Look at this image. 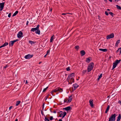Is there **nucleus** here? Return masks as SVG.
Instances as JSON below:
<instances>
[{"label":"nucleus","mask_w":121,"mask_h":121,"mask_svg":"<svg viewBox=\"0 0 121 121\" xmlns=\"http://www.w3.org/2000/svg\"><path fill=\"white\" fill-rule=\"evenodd\" d=\"M53 112V113H56V110H54Z\"/></svg>","instance_id":"nucleus-52"},{"label":"nucleus","mask_w":121,"mask_h":121,"mask_svg":"<svg viewBox=\"0 0 121 121\" xmlns=\"http://www.w3.org/2000/svg\"><path fill=\"white\" fill-rule=\"evenodd\" d=\"M60 112H61V113H60L59 115V117H61L63 114V115L62 117V118L64 117L67 114L66 112H63L62 111H60Z\"/></svg>","instance_id":"nucleus-6"},{"label":"nucleus","mask_w":121,"mask_h":121,"mask_svg":"<svg viewBox=\"0 0 121 121\" xmlns=\"http://www.w3.org/2000/svg\"><path fill=\"white\" fill-rule=\"evenodd\" d=\"M80 52L82 56H83L85 54V52L84 50L81 51Z\"/></svg>","instance_id":"nucleus-14"},{"label":"nucleus","mask_w":121,"mask_h":121,"mask_svg":"<svg viewBox=\"0 0 121 121\" xmlns=\"http://www.w3.org/2000/svg\"><path fill=\"white\" fill-rule=\"evenodd\" d=\"M93 100H89V103L90 106L91 107H92L93 106Z\"/></svg>","instance_id":"nucleus-16"},{"label":"nucleus","mask_w":121,"mask_h":121,"mask_svg":"<svg viewBox=\"0 0 121 121\" xmlns=\"http://www.w3.org/2000/svg\"><path fill=\"white\" fill-rule=\"evenodd\" d=\"M71 108L70 107L68 106L65 108H63V109L64 110H66L67 111H68L70 110V109Z\"/></svg>","instance_id":"nucleus-15"},{"label":"nucleus","mask_w":121,"mask_h":121,"mask_svg":"<svg viewBox=\"0 0 121 121\" xmlns=\"http://www.w3.org/2000/svg\"><path fill=\"white\" fill-rule=\"evenodd\" d=\"M18 40V39H16L12 41L13 42V43H14L17 41Z\"/></svg>","instance_id":"nucleus-37"},{"label":"nucleus","mask_w":121,"mask_h":121,"mask_svg":"<svg viewBox=\"0 0 121 121\" xmlns=\"http://www.w3.org/2000/svg\"><path fill=\"white\" fill-rule=\"evenodd\" d=\"M99 50L100 51H102L104 52H107V50L108 49H99Z\"/></svg>","instance_id":"nucleus-17"},{"label":"nucleus","mask_w":121,"mask_h":121,"mask_svg":"<svg viewBox=\"0 0 121 121\" xmlns=\"http://www.w3.org/2000/svg\"><path fill=\"white\" fill-rule=\"evenodd\" d=\"M115 0V1L116 2H118V1L119 0Z\"/></svg>","instance_id":"nucleus-45"},{"label":"nucleus","mask_w":121,"mask_h":121,"mask_svg":"<svg viewBox=\"0 0 121 121\" xmlns=\"http://www.w3.org/2000/svg\"><path fill=\"white\" fill-rule=\"evenodd\" d=\"M86 70H84V71H83V73H85L86 71Z\"/></svg>","instance_id":"nucleus-48"},{"label":"nucleus","mask_w":121,"mask_h":121,"mask_svg":"<svg viewBox=\"0 0 121 121\" xmlns=\"http://www.w3.org/2000/svg\"><path fill=\"white\" fill-rule=\"evenodd\" d=\"M50 52V50H48L47 51V53L46 54L47 55L48 54H49V53Z\"/></svg>","instance_id":"nucleus-39"},{"label":"nucleus","mask_w":121,"mask_h":121,"mask_svg":"<svg viewBox=\"0 0 121 121\" xmlns=\"http://www.w3.org/2000/svg\"><path fill=\"white\" fill-rule=\"evenodd\" d=\"M63 90L62 89L60 88H56L55 90L51 92L52 93H53V92H56L57 91H59L60 92H61Z\"/></svg>","instance_id":"nucleus-4"},{"label":"nucleus","mask_w":121,"mask_h":121,"mask_svg":"<svg viewBox=\"0 0 121 121\" xmlns=\"http://www.w3.org/2000/svg\"><path fill=\"white\" fill-rule=\"evenodd\" d=\"M79 86L76 83H75L73 85V86L74 88V90H75L78 86Z\"/></svg>","instance_id":"nucleus-12"},{"label":"nucleus","mask_w":121,"mask_h":121,"mask_svg":"<svg viewBox=\"0 0 121 121\" xmlns=\"http://www.w3.org/2000/svg\"><path fill=\"white\" fill-rule=\"evenodd\" d=\"M54 37V35H53L51 38L50 40V42H52L54 39L53 37Z\"/></svg>","instance_id":"nucleus-24"},{"label":"nucleus","mask_w":121,"mask_h":121,"mask_svg":"<svg viewBox=\"0 0 121 121\" xmlns=\"http://www.w3.org/2000/svg\"><path fill=\"white\" fill-rule=\"evenodd\" d=\"M37 29L36 28H32L31 29V31L33 32H34L35 31L37 30Z\"/></svg>","instance_id":"nucleus-23"},{"label":"nucleus","mask_w":121,"mask_h":121,"mask_svg":"<svg viewBox=\"0 0 121 121\" xmlns=\"http://www.w3.org/2000/svg\"><path fill=\"white\" fill-rule=\"evenodd\" d=\"M53 119V117L52 116H51L50 117L49 119L50 120H52Z\"/></svg>","instance_id":"nucleus-36"},{"label":"nucleus","mask_w":121,"mask_h":121,"mask_svg":"<svg viewBox=\"0 0 121 121\" xmlns=\"http://www.w3.org/2000/svg\"><path fill=\"white\" fill-rule=\"evenodd\" d=\"M119 50H118H118L116 51L117 52H118L119 51Z\"/></svg>","instance_id":"nucleus-58"},{"label":"nucleus","mask_w":121,"mask_h":121,"mask_svg":"<svg viewBox=\"0 0 121 121\" xmlns=\"http://www.w3.org/2000/svg\"><path fill=\"white\" fill-rule=\"evenodd\" d=\"M118 50H121V48H118Z\"/></svg>","instance_id":"nucleus-55"},{"label":"nucleus","mask_w":121,"mask_h":121,"mask_svg":"<svg viewBox=\"0 0 121 121\" xmlns=\"http://www.w3.org/2000/svg\"><path fill=\"white\" fill-rule=\"evenodd\" d=\"M107 10L108 11H110V9H107Z\"/></svg>","instance_id":"nucleus-61"},{"label":"nucleus","mask_w":121,"mask_h":121,"mask_svg":"<svg viewBox=\"0 0 121 121\" xmlns=\"http://www.w3.org/2000/svg\"><path fill=\"white\" fill-rule=\"evenodd\" d=\"M121 61L120 60H117L114 62L113 63V67L112 69V70L113 69L116 67L118 64L120 63Z\"/></svg>","instance_id":"nucleus-2"},{"label":"nucleus","mask_w":121,"mask_h":121,"mask_svg":"<svg viewBox=\"0 0 121 121\" xmlns=\"http://www.w3.org/2000/svg\"><path fill=\"white\" fill-rule=\"evenodd\" d=\"M66 14H71V15H72V13H66Z\"/></svg>","instance_id":"nucleus-47"},{"label":"nucleus","mask_w":121,"mask_h":121,"mask_svg":"<svg viewBox=\"0 0 121 121\" xmlns=\"http://www.w3.org/2000/svg\"><path fill=\"white\" fill-rule=\"evenodd\" d=\"M114 35L113 33H112L108 35L107 37V39H108L113 38L114 37Z\"/></svg>","instance_id":"nucleus-7"},{"label":"nucleus","mask_w":121,"mask_h":121,"mask_svg":"<svg viewBox=\"0 0 121 121\" xmlns=\"http://www.w3.org/2000/svg\"><path fill=\"white\" fill-rule=\"evenodd\" d=\"M13 107V106H10L9 108V110H10Z\"/></svg>","instance_id":"nucleus-43"},{"label":"nucleus","mask_w":121,"mask_h":121,"mask_svg":"<svg viewBox=\"0 0 121 121\" xmlns=\"http://www.w3.org/2000/svg\"><path fill=\"white\" fill-rule=\"evenodd\" d=\"M120 54H121V50H120Z\"/></svg>","instance_id":"nucleus-60"},{"label":"nucleus","mask_w":121,"mask_h":121,"mask_svg":"<svg viewBox=\"0 0 121 121\" xmlns=\"http://www.w3.org/2000/svg\"><path fill=\"white\" fill-rule=\"evenodd\" d=\"M58 121H62V120L61 119H60Z\"/></svg>","instance_id":"nucleus-56"},{"label":"nucleus","mask_w":121,"mask_h":121,"mask_svg":"<svg viewBox=\"0 0 121 121\" xmlns=\"http://www.w3.org/2000/svg\"><path fill=\"white\" fill-rule=\"evenodd\" d=\"M47 54H46V55H45V56H44V57H45L46 56H47Z\"/></svg>","instance_id":"nucleus-57"},{"label":"nucleus","mask_w":121,"mask_h":121,"mask_svg":"<svg viewBox=\"0 0 121 121\" xmlns=\"http://www.w3.org/2000/svg\"><path fill=\"white\" fill-rule=\"evenodd\" d=\"M23 33L21 31H20L17 34V36L18 38L22 37H23Z\"/></svg>","instance_id":"nucleus-8"},{"label":"nucleus","mask_w":121,"mask_h":121,"mask_svg":"<svg viewBox=\"0 0 121 121\" xmlns=\"http://www.w3.org/2000/svg\"><path fill=\"white\" fill-rule=\"evenodd\" d=\"M120 40H118L117 42L116 43V45H118V43H120Z\"/></svg>","instance_id":"nucleus-33"},{"label":"nucleus","mask_w":121,"mask_h":121,"mask_svg":"<svg viewBox=\"0 0 121 121\" xmlns=\"http://www.w3.org/2000/svg\"><path fill=\"white\" fill-rule=\"evenodd\" d=\"M14 43L12 41H11L9 43V45L10 46H13V44Z\"/></svg>","instance_id":"nucleus-21"},{"label":"nucleus","mask_w":121,"mask_h":121,"mask_svg":"<svg viewBox=\"0 0 121 121\" xmlns=\"http://www.w3.org/2000/svg\"><path fill=\"white\" fill-rule=\"evenodd\" d=\"M39 25H38L36 27V28L37 29H39Z\"/></svg>","instance_id":"nucleus-40"},{"label":"nucleus","mask_w":121,"mask_h":121,"mask_svg":"<svg viewBox=\"0 0 121 121\" xmlns=\"http://www.w3.org/2000/svg\"><path fill=\"white\" fill-rule=\"evenodd\" d=\"M8 67V65H6L5 66H4V68H7V67Z\"/></svg>","instance_id":"nucleus-44"},{"label":"nucleus","mask_w":121,"mask_h":121,"mask_svg":"<svg viewBox=\"0 0 121 121\" xmlns=\"http://www.w3.org/2000/svg\"><path fill=\"white\" fill-rule=\"evenodd\" d=\"M67 71H69L70 70V69L69 68V67L68 68H67L66 69Z\"/></svg>","instance_id":"nucleus-38"},{"label":"nucleus","mask_w":121,"mask_h":121,"mask_svg":"<svg viewBox=\"0 0 121 121\" xmlns=\"http://www.w3.org/2000/svg\"><path fill=\"white\" fill-rule=\"evenodd\" d=\"M105 14L106 15H108V13L106 11L105 12Z\"/></svg>","instance_id":"nucleus-42"},{"label":"nucleus","mask_w":121,"mask_h":121,"mask_svg":"<svg viewBox=\"0 0 121 121\" xmlns=\"http://www.w3.org/2000/svg\"><path fill=\"white\" fill-rule=\"evenodd\" d=\"M11 13H10L8 15V17H10L11 16Z\"/></svg>","instance_id":"nucleus-41"},{"label":"nucleus","mask_w":121,"mask_h":121,"mask_svg":"<svg viewBox=\"0 0 121 121\" xmlns=\"http://www.w3.org/2000/svg\"><path fill=\"white\" fill-rule=\"evenodd\" d=\"M75 48L78 50L79 48V47L78 46H76L75 47Z\"/></svg>","instance_id":"nucleus-29"},{"label":"nucleus","mask_w":121,"mask_h":121,"mask_svg":"<svg viewBox=\"0 0 121 121\" xmlns=\"http://www.w3.org/2000/svg\"><path fill=\"white\" fill-rule=\"evenodd\" d=\"M94 66V64L92 62L88 65L87 68V70L88 72L91 71L93 69Z\"/></svg>","instance_id":"nucleus-1"},{"label":"nucleus","mask_w":121,"mask_h":121,"mask_svg":"<svg viewBox=\"0 0 121 121\" xmlns=\"http://www.w3.org/2000/svg\"><path fill=\"white\" fill-rule=\"evenodd\" d=\"M18 13V11H16L14 13L13 15V16H16L17 14Z\"/></svg>","instance_id":"nucleus-26"},{"label":"nucleus","mask_w":121,"mask_h":121,"mask_svg":"<svg viewBox=\"0 0 121 121\" xmlns=\"http://www.w3.org/2000/svg\"><path fill=\"white\" fill-rule=\"evenodd\" d=\"M45 121H50L49 119L47 118L46 117H45Z\"/></svg>","instance_id":"nucleus-34"},{"label":"nucleus","mask_w":121,"mask_h":121,"mask_svg":"<svg viewBox=\"0 0 121 121\" xmlns=\"http://www.w3.org/2000/svg\"><path fill=\"white\" fill-rule=\"evenodd\" d=\"M28 83V82H27V80H26V84H27Z\"/></svg>","instance_id":"nucleus-54"},{"label":"nucleus","mask_w":121,"mask_h":121,"mask_svg":"<svg viewBox=\"0 0 121 121\" xmlns=\"http://www.w3.org/2000/svg\"><path fill=\"white\" fill-rule=\"evenodd\" d=\"M116 115L115 114H112L109 118L108 121H115L116 119Z\"/></svg>","instance_id":"nucleus-3"},{"label":"nucleus","mask_w":121,"mask_h":121,"mask_svg":"<svg viewBox=\"0 0 121 121\" xmlns=\"http://www.w3.org/2000/svg\"><path fill=\"white\" fill-rule=\"evenodd\" d=\"M86 61L89 63L90 61V59L89 58H87L86 59Z\"/></svg>","instance_id":"nucleus-28"},{"label":"nucleus","mask_w":121,"mask_h":121,"mask_svg":"<svg viewBox=\"0 0 121 121\" xmlns=\"http://www.w3.org/2000/svg\"><path fill=\"white\" fill-rule=\"evenodd\" d=\"M64 103H65V102H67V100L65 99L64 100Z\"/></svg>","instance_id":"nucleus-49"},{"label":"nucleus","mask_w":121,"mask_h":121,"mask_svg":"<svg viewBox=\"0 0 121 121\" xmlns=\"http://www.w3.org/2000/svg\"><path fill=\"white\" fill-rule=\"evenodd\" d=\"M41 62H39V64H41Z\"/></svg>","instance_id":"nucleus-62"},{"label":"nucleus","mask_w":121,"mask_h":121,"mask_svg":"<svg viewBox=\"0 0 121 121\" xmlns=\"http://www.w3.org/2000/svg\"><path fill=\"white\" fill-rule=\"evenodd\" d=\"M15 121H18V119H16L15 120Z\"/></svg>","instance_id":"nucleus-59"},{"label":"nucleus","mask_w":121,"mask_h":121,"mask_svg":"<svg viewBox=\"0 0 121 121\" xmlns=\"http://www.w3.org/2000/svg\"><path fill=\"white\" fill-rule=\"evenodd\" d=\"M21 103V101H18L16 102V106H17Z\"/></svg>","instance_id":"nucleus-22"},{"label":"nucleus","mask_w":121,"mask_h":121,"mask_svg":"<svg viewBox=\"0 0 121 121\" xmlns=\"http://www.w3.org/2000/svg\"><path fill=\"white\" fill-rule=\"evenodd\" d=\"M8 42H5V43L3 45H2L0 47V48H2L4 47H5L7 45H8Z\"/></svg>","instance_id":"nucleus-13"},{"label":"nucleus","mask_w":121,"mask_h":121,"mask_svg":"<svg viewBox=\"0 0 121 121\" xmlns=\"http://www.w3.org/2000/svg\"><path fill=\"white\" fill-rule=\"evenodd\" d=\"M109 13L110 14V15H111L112 16H113V13H112V12H109Z\"/></svg>","instance_id":"nucleus-35"},{"label":"nucleus","mask_w":121,"mask_h":121,"mask_svg":"<svg viewBox=\"0 0 121 121\" xmlns=\"http://www.w3.org/2000/svg\"><path fill=\"white\" fill-rule=\"evenodd\" d=\"M48 87H47L46 88H44L43 91V92H44L46 90Z\"/></svg>","instance_id":"nucleus-32"},{"label":"nucleus","mask_w":121,"mask_h":121,"mask_svg":"<svg viewBox=\"0 0 121 121\" xmlns=\"http://www.w3.org/2000/svg\"><path fill=\"white\" fill-rule=\"evenodd\" d=\"M67 80L68 81V82H69V84H71L72 82H74V79H73V80L72 79H70V80H69L68 79V78H67Z\"/></svg>","instance_id":"nucleus-11"},{"label":"nucleus","mask_w":121,"mask_h":121,"mask_svg":"<svg viewBox=\"0 0 121 121\" xmlns=\"http://www.w3.org/2000/svg\"><path fill=\"white\" fill-rule=\"evenodd\" d=\"M102 74H102V73H101V74H100V76L98 78V80L100 78H101L102 76Z\"/></svg>","instance_id":"nucleus-30"},{"label":"nucleus","mask_w":121,"mask_h":121,"mask_svg":"<svg viewBox=\"0 0 121 121\" xmlns=\"http://www.w3.org/2000/svg\"><path fill=\"white\" fill-rule=\"evenodd\" d=\"M121 116L120 114H119V115L117 117V121H120L121 119Z\"/></svg>","instance_id":"nucleus-20"},{"label":"nucleus","mask_w":121,"mask_h":121,"mask_svg":"<svg viewBox=\"0 0 121 121\" xmlns=\"http://www.w3.org/2000/svg\"><path fill=\"white\" fill-rule=\"evenodd\" d=\"M109 105H108L107 107V108L106 109V110L105 111V113H107L108 112V111L109 108Z\"/></svg>","instance_id":"nucleus-18"},{"label":"nucleus","mask_w":121,"mask_h":121,"mask_svg":"<svg viewBox=\"0 0 121 121\" xmlns=\"http://www.w3.org/2000/svg\"><path fill=\"white\" fill-rule=\"evenodd\" d=\"M40 30L39 29H37V31L36 32V34H38L39 35L40 34Z\"/></svg>","instance_id":"nucleus-25"},{"label":"nucleus","mask_w":121,"mask_h":121,"mask_svg":"<svg viewBox=\"0 0 121 121\" xmlns=\"http://www.w3.org/2000/svg\"><path fill=\"white\" fill-rule=\"evenodd\" d=\"M33 56V55L28 54L25 56L24 57L26 59H29L32 58Z\"/></svg>","instance_id":"nucleus-9"},{"label":"nucleus","mask_w":121,"mask_h":121,"mask_svg":"<svg viewBox=\"0 0 121 121\" xmlns=\"http://www.w3.org/2000/svg\"><path fill=\"white\" fill-rule=\"evenodd\" d=\"M62 15H66V13H63L62 14Z\"/></svg>","instance_id":"nucleus-53"},{"label":"nucleus","mask_w":121,"mask_h":121,"mask_svg":"<svg viewBox=\"0 0 121 121\" xmlns=\"http://www.w3.org/2000/svg\"><path fill=\"white\" fill-rule=\"evenodd\" d=\"M116 6L117 9L119 10H121V7L120 6L118 5H116Z\"/></svg>","instance_id":"nucleus-27"},{"label":"nucleus","mask_w":121,"mask_h":121,"mask_svg":"<svg viewBox=\"0 0 121 121\" xmlns=\"http://www.w3.org/2000/svg\"><path fill=\"white\" fill-rule=\"evenodd\" d=\"M44 104H43V106H42V107H43V108H44Z\"/></svg>","instance_id":"nucleus-46"},{"label":"nucleus","mask_w":121,"mask_h":121,"mask_svg":"<svg viewBox=\"0 0 121 121\" xmlns=\"http://www.w3.org/2000/svg\"><path fill=\"white\" fill-rule=\"evenodd\" d=\"M98 17L99 18L100 17V16H98Z\"/></svg>","instance_id":"nucleus-64"},{"label":"nucleus","mask_w":121,"mask_h":121,"mask_svg":"<svg viewBox=\"0 0 121 121\" xmlns=\"http://www.w3.org/2000/svg\"><path fill=\"white\" fill-rule=\"evenodd\" d=\"M72 97V95L70 96L69 97V99H68V101L67 102H70L72 100V99L71 98V97Z\"/></svg>","instance_id":"nucleus-19"},{"label":"nucleus","mask_w":121,"mask_h":121,"mask_svg":"<svg viewBox=\"0 0 121 121\" xmlns=\"http://www.w3.org/2000/svg\"><path fill=\"white\" fill-rule=\"evenodd\" d=\"M41 113L42 115H43V112L42 111H41Z\"/></svg>","instance_id":"nucleus-51"},{"label":"nucleus","mask_w":121,"mask_h":121,"mask_svg":"<svg viewBox=\"0 0 121 121\" xmlns=\"http://www.w3.org/2000/svg\"><path fill=\"white\" fill-rule=\"evenodd\" d=\"M29 23V22L28 21H27V22H26V25H28V23Z\"/></svg>","instance_id":"nucleus-50"},{"label":"nucleus","mask_w":121,"mask_h":121,"mask_svg":"<svg viewBox=\"0 0 121 121\" xmlns=\"http://www.w3.org/2000/svg\"><path fill=\"white\" fill-rule=\"evenodd\" d=\"M29 43H30L31 44H32L34 43V42L31 41H29Z\"/></svg>","instance_id":"nucleus-31"},{"label":"nucleus","mask_w":121,"mask_h":121,"mask_svg":"<svg viewBox=\"0 0 121 121\" xmlns=\"http://www.w3.org/2000/svg\"><path fill=\"white\" fill-rule=\"evenodd\" d=\"M58 113H59V114H60V113H61V112H60H60H58Z\"/></svg>","instance_id":"nucleus-63"},{"label":"nucleus","mask_w":121,"mask_h":121,"mask_svg":"<svg viewBox=\"0 0 121 121\" xmlns=\"http://www.w3.org/2000/svg\"><path fill=\"white\" fill-rule=\"evenodd\" d=\"M74 73H73L72 74H70L68 76V79L69 80H70L71 79H72V80H73V77L74 76Z\"/></svg>","instance_id":"nucleus-5"},{"label":"nucleus","mask_w":121,"mask_h":121,"mask_svg":"<svg viewBox=\"0 0 121 121\" xmlns=\"http://www.w3.org/2000/svg\"><path fill=\"white\" fill-rule=\"evenodd\" d=\"M4 2L0 3V11H1L3 10L4 7Z\"/></svg>","instance_id":"nucleus-10"}]
</instances>
